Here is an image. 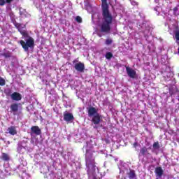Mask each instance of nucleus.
Wrapping results in <instances>:
<instances>
[{
  "instance_id": "nucleus-11",
  "label": "nucleus",
  "mask_w": 179,
  "mask_h": 179,
  "mask_svg": "<svg viewBox=\"0 0 179 179\" xmlns=\"http://www.w3.org/2000/svg\"><path fill=\"white\" fill-rule=\"evenodd\" d=\"M8 134L10 135H12L13 136H15V135H17V130H16V127L15 126H10L7 129Z\"/></svg>"
},
{
  "instance_id": "nucleus-25",
  "label": "nucleus",
  "mask_w": 179,
  "mask_h": 179,
  "mask_svg": "<svg viewBox=\"0 0 179 179\" xmlns=\"http://www.w3.org/2000/svg\"><path fill=\"white\" fill-rule=\"evenodd\" d=\"M76 21L78 22V23H82V17L80 16H77L76 17Z\"/></svg>"
},
{
  "instance_id": "nucleus-12",
  "label": "nucleus",
  "mask_w": 179,
  "mask_h": 179,
  "mask_svg": "<svg viewBox=\"0 0 179 179\" xmlns=\"http://www.w3.org/2000/svg\"><path fill=\"white\" fill-rule=\"evenodd\" d=\"M97 108L91 106L88 108V115L89 117H94V115H96V114H99L97 113Z\"/></svg>"
},
{
  "instance_id": "nucleus-10",
  "label": "nucleus",
  "mask_w": 179,
  "mask_h": 179,
  "mask_svg": "<svg viewBox=\"0 0 179 179\" xmlns=\"http://www.w3.org/2000/svg\"><path fill=\"white\" fill-rule=\"evenodd\" d=\"M10 97L14 101H20L22 100V94L19 92H13L10 94Z\"/></svg>"
},
{
  "instance_id": "nucleus-22",
  "label": "nucleus",
  "mask_w": 179,
  "mask_h": 179,
  "mask_svg": "<svg viewBox=\"0 0 179 179\" xmlns=\"http://www.w3.org/2000/svg\"><path fill=\"white\" fill-rule=\"evenodd\" d=\"M152 148L154 149H160V145L159 144V141L155 142L152 145Z\"/></svg>"
},
{
  "instance_id": "nucleus-17",
  "label": "nucleus",
  "mask_w": 179,
  "mask_h": 179,
  "mask_svg": "<svg viewBox=\"0 0 179 179\" xmlns=\"http://www.w3.org/2000/svg\"><path fill=\"white\" fill-rule=\"evenodd\" d=\"M178 92V88H171L169 89V94L171 96H174V94H176V92Z\"/></svg>"
},
{
  "instance_id": "nucleus-14",
  "label": "nucleus",
  "mask_w": 179,
  "mask_h": 179,
  "mask_svg": "<svg viewBox=\"0 0 179 179\" xmlns=\"http://www.w3.org/2000/svg\"><path fill=\"white\" fill-rule=\"evenodd\" d=\"M140 155H141V156H150V152H149V150L148 149V148H146V146H143L141 148L140 150Z\"/></svg>"
},
{
  "instance_id": "nucleus-31",
  "label": "nucleus",
  "mask_w": 179,
  "mask_h": 179,
  "mask_svg": "<svg viewBox=\"0 0 179 179\" xmlns=\"http://www.w3.org/2000/svg\"><path fill=\"white\" fill-rule=\"evenodd\" d=\"M86 153H89V150H86Z\"/></svg>"
},
{
  "instance_id": "nucleus-23",
  "label": "nucleus",
  "mask_w": 179,
  "mask_h": 179,
  "mask_svg": "<svg viewBox=\"0 0 179 179\" xmlns=\"http://www.w3.org/2000/svg\"><path fill=\"white\" fill-rule=\"evenodd\" d=\"M6 85V81L3 78L0 77V86H5Z\"/></svg>"
},
{
  "instance_id": "nucleus-6",
  "label": "nucleus",
  "mask_w": 179,
  "mask_h": 179,
  "mask_svg": "<svg viewBox=\"0 0 179 179\" xmlns=\"http://www.w3.org/2000/svg\"><path fill=\"white\" fill-rule=\"evenodd\" d=\"M19 106H20V103H12L10 106V113H13V115H16V113L19 111Z\"/></svg>"
},
{
  "instance_id": "nucleus-18",
  "label": "nucleus",
  "mask_w": 179,
  "mask_h": 179,
  "mask_svg": "<svg viewBox=\"0 0 179 179\" xmlns=\"http://www.w3.org/2000/svg\"><path fill=\"white\" fill-rule=\"evenodd\" d=\"M23 149H26L24 146L22 145H20L17 147V152L20 153V155H23V153H24V152L23 151Z\"/></svg>"
},
{
  "instance_id": "nucleus-15",
  "label": "nucleus",
  "mask_w": 179,
  "mask_h": 179,
  "mask_svg": "<svg viewBox=\"0 0 179 179\" xmlns=\"http://www.w3.org/2000/svg\"><path fill=\"white\" fill-rule=\"evenodd\" d=\"M0 159L1 160H3V162H9V160H10V157H9V155L6 152H2Z\"/></svg>"
},
{
  "instance_id": "nucleus-19",
  "label": "nucleus",
  "mask_w": 179,
  "mask_h": 179,
  "mask_svg": "<svg viewBox=\"0 0 179 179\" xmlns=\"http://www.w3.org/2000/svg\"><path fill=\"white\" fill-rule=\"evenodd\" d=\"M178 7H179V6L173 8V9L174 16H178V15H179V13H177V12H178Z\"/></svg>"
},
{
  "instance_id": "nucleus-29",
  "label": "nucleus",
  "mask_w": 179,
  "mask_h": 179,
  "mask_svg": "<svg viewBox=\"0 0 179 179\" xmlns=\"http://www.w3.org/2000/svg\"><path fill=\"white\" fill-rule=\"evenodd\" d=\"M76 62H78V60L75 59L73 61V64H75Z\"/></svg>"
},
{
  "instance_id": "nucleus-34",
  "label": "nucleus",
  "mask_w": 179,
  "mask_h": 179,
  "mask_svg": "<svg viewBox=\"0 0 179 179\" xmlns=\"http://www.w3.org/2000/svg\"><path fill=\"white\" fill-rule=\"evenodd\" d=\"M94 128H97V127L94 126Z\"/></svg>"
},
{
  "instance_id": "nucleus-16",
  "label": "nucleus",
  "mask_w": 179,
  "mask_h": 179,
  "mask_svg": "<svg viewBox=\"0 0 179 179\" xmlns=\"http://www.w3.org/2000/svg\"><path fill=\"white\" fill-rule=\"evenodd\" d=\"M173 38H176V43H178V41H179V29H178V27H177L176 30L174 31Z\"/></svg>"
},
{
  "instance_id": "nucleus-4",
  "label": "nucleus",
  "mask_w": 179,
  "mask_h": 179,
  "mask_svg": "<svg viewBox=\"0 0 179 179\" xmlns=\"http://www.w3.org/2000/svg\"><path fill=\"white\" fill-rule=\"evenodd\" d=\"M30 134L31 136H33V135H41V129L38 127V126H32L31 127Z\"/></svg>"
},
{
  "instance_id": "nucleus-9",
  "label": "nucleus",
  "mask_w": 179,
  "mask_h": 179,
  "mask_svg": "<svg viewBox=\"0 0 179 179\" xmlns=\"http://www.w3.org/2000/svg\"><path fill=\"white\" fill-rule=\"evenodd\" d=\"M156 177H158L159 178H162L163 177V174H164V171H163V169L162 166H157L155 168V171Z\"/></svg>"
},
{
  "instance_id": "nucleus-21",
  "label": "nucleus",
  "mask_w": 179,
  "mask_h": 179,
  "mask_svg": "<svg viewBox=\"0 0 179 179\" xmlns=\"http://www.w3.org/2000/svg\"><path fill=\"white\" fill-rule=\"evenodd\" d=\"M105 57L106 58V59H110L113 57V54L111 53V52H107Z\"/></svg>"
},
{
  "instance_id": "nucleus-33",
  "label": "nucleus",
  "mask_w": 179,
  "mask_h": 179,
  "mask_svg": "<svg viewBox=\"0 0 179 179\" xmlns=\"http://www.w3.org/2000/svg\"><path fill=\"white\" fill-rule=\"evenodd\" d=\"M155 10H157V8H155Z\"/></svg>"
},
{
  "instance_id": "nucleus-8",
  "label": "nucleus",
  "mask_w": 179,
  "mask_h": 179,
  "mask_svg": "<svg viewBox=\"0 0 179 179\" xmlns=\"http://www.w3.org/2000/svg\"><path fill=\"white\" fill-rule=\"evenodd\" d=\"M91 121L92 124H94V125H99V124H100V121H101V116L100 115V114L96 113L92 117Z\"/></svg>"
},
{
  "instance_id": "nucleus-2",
  "label": "nucleus",
  "mask_w": 179,
  "mask_h": 179,
  "mask_svg": "<svg viewBox=\"0 0 179 179\" xmlns=\"http://www.w3.org/2000/svg\"><path fill=\"white\" fill-rule=\"evenodd\" d=\"M14 26L16 27L22 37L27 38L25 41L23 40H20L19 41L23 50L27 52L29 51V48H34V38L29 36V32H27L26 30V24L15 22Z\"/></svg>"
},
{
  "instance_id": "nucleus-24",
  "label": "nucleus",
  "mask_w": 179,
  "mask_h": 179,
  "mask_svg": "<svg viewBox=\"0 0 179 179\" xmlns=\"http://www.w3.org/2000/svg\"><path fill=\"white\" fill-rule=\"evenodd\" d=\"M2 55L5 58H10V52H6V53H3Z\"/></svg>"
},
{
  "instance_id": "nucleus-7",
  "label": "nucleus",
  "mask_w": 179,
  "mask_h": 179,
  "mask_svg": "<svg viewBox=\"0 0 179 179\" xmlns=\"http://www.w3.org/2000/svg\"><path fill=\"white\" fill-rule=\"evenodd\" d=\"M126 71L128 76L131 78V79H135L136 78V71H135V70L129 67H126Z\"/></svg>"
},
{
  "instance_id": "nucleus-32",
  "label": "nucleus",
  "mask_w": 179,
  "mask_h": 179,
  "mask_svg": "<svg viewBox=\"0 0 179 179\" xmlns=\"http://www.w3.org/2000/svg\"><path fill=\"white\" fill-rule=\"evenodd\" d=\"M8 95H9V94H8V93H7V94H6V96H8Z\"/></svg>"
},
{
  "instance_id": "nucleus-30",
  "label": "nucleus",
  "mask_w": 179,
  "mask_h": 179,
  "mask_svg": "<svg viewBox=\"0 0 179 179\" xmlns=\"http://www.w3.org/2000/svg\"><path fill=\"white\" fill-rule=\"evenodd\" d=\"M20 16H22V11H20Z\"/></svg>"
},
{
  "instance_id": "nucleus-27",
  "label": "nucleus",
  "mask_w": 179,
  "mask_h": 179,
  "mask_svg": "<svg viewBox=\"0 0 179 179\" xmlns=\"http://www.w3.org/2000/svg\"><path fill=\"white\" fill-rule=\"evenodd\" d=\"M138 146H139V144L138 143V142H135L133 143V147L136 148H138Z\"/></svg>"
},
{
  "instance_id": "nucleus-3",
  "label": "nucleus",
  "mask_w": 179,
  "mask_h": 179,
  "mask_svg": "<svg viewBox=\"0 0 179 179\" xmlns=\"http://www.w3.org/2000/svg\"><path fill=\"white\" fill-rule=\"evenodd\" d=\"M64 120L66 121V122L71 123L75 121V117H73V114L71 113H64Z\"/></svg>"
},
{
  "instance_id": "nucleus-28",
  "label": "nucleus",
  "mask_w": 179,
  "mask_h": 179,
  "mask_svg": "<svg viewBox=\"0 0 179 179\" xmlns=\"http://www.w3.org/2000/svg\"><path fill=\"white\" fill-rule=\"evenodd\" d=\"M6 3H12L13 2V0H5Z\"/></svg>"
},
{
  "instance_id": "nucleus-1",
  "label": "nucleus",
  "mask_w": 179,
  "mask_h": 179,
  "mask_svg": "<svg viewBox=\"0 0 179 179\" xmlns=\"http://www.w3.org/2000/svg\"><path fill=\"white\" fill-rule=\"evenodd\" d=\"M101 2L103 22L101 24V33H110L111 24H113V14L110 12V6L107 0H101Z\"/></svg>"
},
{
  "instance_id": "nucleus-5",
  "label": "nucleus",
  "mask_w": 179,
  "mask_h": 179,
  "mask_svg": "<svg viewBox=\"0 0 179 179\" xmlns=\"http://www.w3.org/2000/svg\"><path fill=\"white\" fill-rule=\"evenodd\" d=\"M74 68L78 72H85V64L83 62H79L78 63L74 65Z\"/></svg>"
},
{
  "instance_id": "nucleus-35",
  "label": "nucleus",
  "mask_w": 179,
  "mask_h": 179,
  "mask_svg": "<svg viewBox=\"0 0 179 179\" xmlns=\"http://www.w3.org/2000/svg\"><path fill=\"white\" fill-rule=\"evenodd\" d=\"M157 179H158V178H157Z\"/></svg>"
},
{
  "instance_id": "nucleus-26",
  "label": "nucleus",
  "mask_w": 179,
  "mask_h": 179,
  "mask_svg": "<svg viewBox=\"0 0 179 179\" xmlns=\"http://www.w3.org/2000/svg\"><path fill=\"white\" fill-rule=\"evenodd\" d=\"M6 3V2L5 1V0H0V6H3Z\"/></svg>"
},
{
  "instance_id": "nucleus-20",
  "label": "nucleus",
  "mask_w": 179,
  "mask_h": 179,
  "mask_svg": "<svg viewBox=\"0 0 179 179\" xmlns=\"http://www.w3.org/2000/svg\"><path fill=\"white\" fill-rule=\"evenodd\" d=\"M105 44L106 45H111V44H113V39L110 38H107L105 41Z\"/></svg>"
},
{
  "instance_id": "nucleus-13",
  "label": "nucleus",
  "mask_w": 179,
  "mask_h": 179,
  "mask_svg": "<svg viewBox=\"0 0 179 179\" xmlns=\"http://www.w3.org/2000/svg\"><path fill=\"white\" fill-rule=\"evenodd\" d=\"M127 176L129 179H137L136 173L134 169H130L129 171L127 173Z\"/></svg>"
}]
</instances>
